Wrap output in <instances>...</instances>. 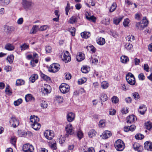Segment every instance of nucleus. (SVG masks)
<instances>
[{
    "instance_id": "f03ea898",
    "label": "nucleus",
    "mask_w": 152,
    "mask_h": 152,
    "mask_svg": "<svg viewBox=\"0 0 152 152\" xmlns=\"http://www.w3.org/2000/svg\"><path fill=\"white\" fill-rule=\"evenodd\" d=\"M148 24V22L146 17H144L140 22L137 23L136 26L139 29L142 30L147 26Z\"/></svg>"
},
{
    "instance_id": "c85d7f7f",
    "label": "nucleus",
    "mask_w": 152,
    "mask_h": 152,
    "mask_svg": "<svg viewBox=\"0 0 152 152\" xmlns=\"http://www.w3.org/2000/svg\"><path fill=\"white\" fill-rule=\"evenodd\" d=\"M5 48L8 50L12 51L14 50L15 47L12 44L8 43L6 45Z\"/></svg>"
},
{
    "instance_id": "37998d69",
    "label": "nucleus",
    "mask_w": 152,
    "mask_h": 152,
    "mask_svg": "<svg viewBox=\"0 0 152 152\" xmlns=\"http://www.w3.org/2000/svg\"><path fill=\"white\" fill-rule=\"evenodd\" d=\"M126 40L128 42H132L135 39L134 37L132 35H129L126 37Z\"/></svg>"
},
{
    "instance_id": "6e6552de",
    "label": "nucleus",
    "mask_w": 152,
    "mask_h": 152,
    "mask_svg": "<svg viewBox=\"0 0 152 152\" xmlns=\"http://www.w3.org/2000/svg\"><path fill=\"white\" fill-rule=\"evenodd\" d=\"M62 60L65 63L69 62L71 60V57L69 52L66 51L61 56Z\"/></svg>"
},
{
    "instance_id": "393cba45",
    "label": "nucleus",
    "mask_w": 152,
    "mask_h": 152,
    "mask_svg": "<svg viewBox=\"0 0 152 152\" xmlns=\"http://www.w3.org/2000/svg\"><path fill=\"white\" fill-rule=\"evenodd\" d=\"M39 26L37 25H34L31 30L30 31V33L31 34H34L38 31L39 30Z\"/></svg>"
},
{
    "instance_id": "4d7b16f0",
    "label": "nucleus",
    "mask_w": 152,
    "mask_h": 152,
    "mask_svg": "<svg viewBox=\"0 0 152 152\" xmlns=\"http://www.w3.org/2000/svg\"><path fill=\"white\" fill-rule=\"evenodd\" d=\"M112 102L114 103H117L119 101L118 98L115 96H113L111 98Z\"/></svg>"
},
{
    "instance_id": "2f4dec72",
    "label": "nucleus",
    "mask_w": 152,
    "mask_h": 152,
    "mask_svg": "<svg viewBox=\"0 0 152 152\" xmlns=\"http://www.w3.org/2000/svg\"><path fill=\"white\" fill-rule=\"evenodd\" d=\"M123 18V16L114 18L113 19V23L116 25H118L122 20Z\"/></svg>"
},
{
    "instance_id": "4c0bfd02",
    "label": "nucleus",
    "mask_w": 152,
    "mask_h": 152,
    "mask_svg": "<svg viewBox=\"0 0 152 152\" xmlns=\"http://www.w3.org/2000/svg\"><path fill=\"white\" fill-rule=\"evenodd\" d=\"M14 59V56L13 55H11L8 56L7 58V61L10 64L12 63Z\"/></svg>"
},
{
    "instance_id": "0eeeda50",
    "label": "nucleus",
    "mask_w": 152,
    "mask_h": 152,
    "mask_svg": "<svg viewBox=\"0 0 152 152\" xmlns=\"http://www.w3.org/2000/svg\"><path fill=\"white\" fill-rule=\"evenodd\" d=\"M59 88L60 91L63 94L67 93L70 90L69 86L66 83H62Z\"/></svg>"
},
{
    "instance_id": "cd10ccee",
    "label": "nucleus",
    "mask_w": 152,
    "mask_h": 152,
    "mask_svg": "<svg viewBox=\"0 0 152 152\" xmlns=\"http://www.w3.org/2000/svg\"><path fill=\"white\" fill-rule=\"evenodd\" d=\"M129 61V58L128 57L125 56H122L120 58V61L124 64L126 63Z\"/></svg>"
},
{
    "instance_id": "f704fd0d",
    "label": "nucleus",
    "mask_w": 152,
    "mask_h": 152,
    "mask_svg": "<svg viewBox=\"0 0 152 152\" xmlns=\"http://www.w3.org/2000/svg\"><path fill=\"white\" fill-rule=\"evenodd\" d=\"M125 3L127 6L130 5H133L134 6H132L133 8L137 7V5L135 4H133L132 2L130 0H125Z\"/></svg>"
},
{
    "instance_id": "8fccbe9b",
    "label": "nucleus",
    "mask_w": 152,
    "mask_h": 152,
    "mask_svg": "<svg viewBox=\"0 0 152 152\" xmlns=\"http://www.w3.org/2000/svg\"><path fill=\"white\" fill-rule=\"evenodd\" d=\"M22 101L23 100L21 99H19L17 100L14 101V104L15 106H18L22 103Z\"/></svg>"
},
{
    "instance_id": "b1692460",
    "label": "nucleus",
    "mask_w": 152,
    "mask_h": 152,
    "mask_svg": "<svg viewBox=\"0 0 152 152\" xmlns=\"http://www.w3.org/2000/svg\"><path fill=\"white\" fill-rule=\"evenodd\" d=\"M147 108L146 106L144 105H141L140 106L138 111L140 113L143 115L145 113V112Z\"/></svg>"
},
{
    "instance_id": "ea45409f",
    "label": "nucleus",
    "mask_w": 152,
    "mask_h": 152,
    "mask_svg": "<svg viewBox=\"0 0 152 152\" xmlns=\"http://www.w3.org/2000/svg\"><path fill=\"white\" fill-rule=\"evenodd\" d=\"M102 23L105 25L109 24L110 23V19L108 18H104L102 21Z\"/></svg>"
},
{
    "instance_id": "423d86ee",
    "label": "nucleus",
    "mask_w": 152,
    "mask_h": 152,
    "mask_svg": "<svg viewBox=\"0 0 152 152\" xmlns=\"http://www.w3.org/2000/svg\"><path fill=\"white\" fill-rule=\"evenodd\" d=\"M22 149L23 152H33L34 150L33 146L29 143L24 144Z\"/></svg>"
},
{
    "instance_id": "338daca9",
    "label": "nucleus",
    "mask_w": 152,
    "mask_h": 152,
    "mask_svg": "<svg viewBox=\"0 0 152 152\" xmlns=\"http://www.w3.org/2000/svg\"><path fill=\"white\" fill-rule=\"evenodd\" d=\"M63 98L62 97L60 96H57L56 97V100L59 103H61L63 102Z\"/></svg>"
},
{
    "instance_id": "13d9d810",
    "label": "nucleus",
    "mask_w": 152,
    "mask_h": 152,
    "mask_svg": "<svg viewBox=\"0 0 152 152\" xmlns=\"http://www.w3.org/2000/svg\"><path fill=\"white\" fill-rule=\"evenodd\" d=\"M132 96L135 99H138L140 98V95L138 93L134 92L132 94Z\"/></svg>"
},
{
    "instance_id": "e2e57ef3",
    "label": "nucleus",
    "mask_w": 152,
    "mask_h": 152,
    "mask_svg": "<svg viewBox=\"0 0 152 152\" xmlns=\"http://www.w3.org/2000/svg\"><path fill=\"white\" fill-rule=\"evenodd\" d=\"M139 80H143L145 79V77L143 73H140L138 75Z\"/></svg>"
},
{
    "instance_id": "5701e85b",
    "label": "nucleus",
    "mask_w": 152,
    "mask_h": 152,
    "mask_svg": "<svg viewBox=\"0 0 152 152\" xmlns=\"http://www.w3.org/2000/svg\"><path fill=\"white\" fill-rule=\"evenodd\" d=\"M25 99L26 102L34 101L35 100L34 97L30 94H28L25 96Z\"/></svg>"
},
{
    "instance_id": "9b49d317",
    "label": "nucleus",
    "mask_w": 152,
    "mask_h": 152,
    "mask_svg": "<svg viewBox=\"0 0 152 152\" xmlns=\"http://www.w3.org/2000/svg\"><path fill=\"white\" fill-rule=\"evenodd\" d=\"M65 130L66 133L68 134L72 135L74 133V128L72 124L70 123H69L66 125L65 127Z\"/></svg>"
},
{
    "instance_id": "39448f33",
    "label": "nucleus",
    "mask_w": 152,
    "mask_h": 152,
    "mask_svg": "<svg viewBox=\"0 0 152 152\" xmlns=\"http://www.w3.org/2000/svg\"><path fill=\"white\" fill-rule=\"evenodd\" d=\"M126 79L127 83L130 85L133 86L136 83V80L134 75L131 73H128L126 76Z\"/></svg>"
},
{
    "instance_id": "1a4fd4ad",
    "label": "nucleus",
    "mask_w": 152,
    "mask_h": 152,
    "mask_svg": "<svg viewBox=\"0 0 152 152\" xmlns=\"http://www.w3.org/2000/svg\"><path fill=\"white\" fill-rule=\"evenodd\" d=\"M60 65L58 64L54 63L52 64L50 66L49 71L50 72L55 73L57 72L59 69Z\"/></svg>"
},
{
    "instance_id": "412c9836",
    "label": "nucleus",
    "mask_w": 152,
    "mask_h": 152,
    "mask_svg": "<svg viewBox=\"0 0 152 152\" xmlns=\"http://www.w3.org/2000/svg\"><path fill=\"white\" fill-rule=\"evenodd\" d=\"M136 120V117L133 115H131L127 118V123L131 124L134 121Z\"/></svg>"
},
{
    "instance_id": "f257e3e1",
    "label": "nucleus",
    "mask_w": 152,
    "mask_h": 152,
    "mask_svg": "<svg viewBox=\"0 0 152 152\" xmlns=\"http://www.w3.org/2000/svg\"><path fill=\"white\" fill-rule=\"evenodd\" d=\"M30 124L34 130H38L40 128L41 125L38 123L39 118L37 116L31 115L30 118Z\"/></svg>"
},
{
    "instance_id": "a18cd8bd",
    "label": "nucleus",
    "mask_w": 152,
    "mask_h": 152,
    "mask_svg": "<svg viewBox=\"0 0 152 152\" xmlns=\"http://www.w3.org/2000/svg\"><path fill=\"white\" fill-rule=\"evenodd\" d=\"M86 48L88 50H90L93 53H94L96 51V48L94 46L92 45H90L89 46H87L86 47Z\"/></svg>"
},
{
    "instance_id": "3c124183",
    "label": "nucleus",
    "mask_w": 152,
    "mask_h": 152,
    "mask_svg": "<svg viewBox=\"0 0 152 152\" xmlns=\"http://www.w3.org/2000/svg\"><path fill=\"white\" fill-rule=\"evenodd\" d=\"M77 18L75 16H73L70 19L69 21V23L71 24H73L77 21Z\"/></svg>"
},
{
    "instance_id": "7ed1b4c3",
    "label": "nucleus",
    "mask_w": 152,
    "mask_h": 152,
    "mask_svg": "<svg viewBox=\"0 0 152 152\" xmlns=\"http://www.w3.org/2000/svg\"><path fill=\"white\" fill-rule=\"evenodd\" d=\"M22 4L23 8L26 11L31 10L33 6L31 0H23Z\"/></svg>"
},
{
    "instance_id": "774afa93",
    "label": "nucleus",
    "mask_w": 152,
    "mask_h": 152,
    "mask_svg": "<svg viewBox=\"0 0 152 152\" xmlns=\"http://www.w3.org/2000/svg\"><path fill=\"white\" fill-rule=\"evenodd\" d=\"M66 138L64 136H61L59 138V142L60 144H62L64 143L65 141Z\"/></svg>"
},
{
    "instance_id": "ddd939ff",
    "label": "nucleus",
    "mask_w": 152,
    "mask_h": 152,
    "mask_svg": "<svg viewBox=\"0 0 152 152\" xmlns=\"http://www.w3.org/2000/svg\"><path fill=\"white\" fill-rule=\"evenodd\" d=\"M10 123L13 127H15L18 126L19 122L15 117H12L10 120Z\"/></svg>"
},
{
    "instance_id": "20e7f679",
    "label": "nucleus",
    "mask_w": 152,
    "mask_h": 152,
    "mask_svg": "<svg viewBox=\"0 0 152 152\" xmlns=\"http://www.w3.org/2000/svg\"><path fill=\"white\" fill-rule=\"evenodd\" d=\"M114 146L116 150L118 151H122L124 148L125 145L122 140H117L115 143Z\"/></svg>"
},
{
    "instance_id": "e433bc0d",
    "label": "nucleus",
    "mask_w": 152,
    "mask_h": 152,
    "mask_svg": "<svg viewBox=\"0 0 152 152\" xmlns=\"http://www.w3.org/2000/svg\"><path fill=\"white\" fill-rule=\"evenodd\" d=\"M100 98L101 101L104 102L107 100V97L106 94L103 93L101 95Z\"/></svg>"
},
{
    "instance_id": "79ce46f5",
    "label": "nucleus",
    "mask_w": 152,
    "mask_h": 152,
    "mask_svg": "<svg viewBox=\"0 0 152 152\" xmlns=\"http://www.w3.org/2000/svg\"><path fill=\"white\" fill-rule=\"evenodd\" d=\"M25 83V81L23 80L18 79L16 81V86H20L23 85Z\"/></svg>"
},
{
    "instance_id": "09e8293b",
    "label": "nucleus",
    "mask_w": 152,
    "mask_h": 152,
    "mask_svg": "<svg viewBox=\"0 0 152 152\" xmlns=\"http://www.w3.org/2000/svg\"><path fill=\"white\" fill-rule=\"evenodd\" d=\"M40 76L44 80L48 81L50 80V78L47 76V75H45L42 73H41Z\"/></svg>"
},
{
    "instance_id": "680f3d73",
    "label": "nucleus",
    "mask_w": 152,
    "mask_h": 152,
    "mask_svg": "<svg viewBox=\"0 0 152 152\" xmlns=\"http://www.w3.org/2000/svg\"><path fill=\"white\" fill-rule=\"evenodd\" d=\"M16 141V138L15 137H12L11 138L10 142L14 146H15Z\"/></svg>"
},
{
    "instance_id": "bf43d9fd",
    "label": "nucleus",
    "mask_w": 152,
    "mask_h": 152,
    "mask_svg": "<svg viewBox=\"0 0 152 152\" xmlns=\"http://www.w3.org/2000/svg\"><path fill=\"white\" fill-rule=\"evenodd\" d=\"M99 126L100 127H104L105 126V122L104 120H100L99 123Z\"/></svg>"
},
{
    "instance_id": "f8f14e48",
    "label": "nucleus",
    "mask_w": 152,
    "mask_h": 152,
    "mask_svg": "<svg viewBox=\"0 0 152 152\" xmlns=\"http://www.w3.org/2000/svg\"><path fill=\"white\" fill-rule=\"evenodd\" d=\"M44 135L47 139L51 140L53 137L54 134L52 131L47 130L44 132Z\"/></svg>"
},
{
    "instance_id": "473e14b6",
    "label": "nucleus",
    "mask_w": 152,
    "mask_h": 152,
    "mask_svg": "<svg viewBox=\"0 0 152 152\" xmlns=\"http://www.w3.org/2000/svg\"><path fill=\"white\" fill-rule=\"evenodd\" d=\"M124 48L128 50H130L133 48L132 45L129 43H126L124 45Z\"/></svg>"
},
{
    "instance_id": "de8ad7c7",
    "label": "nucleus",
    "mask_w": 152,
    "mask_h": 152,
    "mask_svg": "<svg viewBox=\"0 0 152 152\" xmlns=\"http://www.w3.org/2000/svg\"><path fill=\"white\" fill-rule=\"evenodd\" d=\"M101 86L103 88L105 89L108 87V84L107 82L103 81L101 83Z\"/></svg>"
},
{
    "instance_id": "aec40b11",
    "label": "nucleus",
    "mask_w": 152,
    "mask_h": 152,
    "mask_svg": "<svg viewBox=\"0 0 152 152\" xmlns=\"http://www.w3.org/2000/svg\"><path fill=\"white\" fill-rule=\"evenodd\" d=\"M99 57L96 55H93L90 58V61L93 64H96L98 61Z\"/></svg>"
},
{
    "instance_id": "603ef678",
    "label": "nucleus",
    "mask_w": 152,
    "mask_h": 152,
    "mask_svg": "<svg viewBox=\"0 0 152 152\" xmlns=\"http://www.w3.org/2000/svg\"><path fill=\"white\" fill-rule=\"evenodd\" d=\"M49 28V26L48 25H43L40 27L39 28V31H43L47 30Z\"/></svg>"
},
{
    "instance_id": "c9c22d12",
    "label": "nucleus",
    "mask_w": 152,
    "mask_h": 152,
    "mask_svg": "<svg viewBox=\"0 0 152 152\" xmlns=\"http://www.w3.org/2000/svg\"><path fill=\"white\" fill-rule=\"evenodd\" d=\"M102 72H97L95 71L93 74L94 77L97 78H101L102 77Z\"/></svg>"
},
{
    "instance_id": "6e6d98bb",
    "label": "nucleus",
    "mask_w": 152,
    "mask_h": 152,
    "mask_svg": "<svg viewBox=\"0 0 152 152\" xmlns=\"http://www.w3.org/2000/svg\"><path fill=\"white\" fill-rule=\"evenodd\" d=\"M96 132L94 129H91L88 132V136L90 137H92L95 135Z\"/></svg>"
},
{
    "instance_id": "a211bd4d",
    "label": "nucleus",
    "mask_w": 152,
    "mask_h": 152,
    "mask_svg": "<svg viewBox=\"0 0 152 152\" xmlns=\"http://www.w3.org/2000/svg\"><path fill=\"white\" fill-rule=\"evenodd\" d=\"M75 118V114L72 112L69 113L67 116V119L69 122H71L73 121Z\"/></svg>"
},
{
    "instance_id": "5fc2aeb1",
    "label": "nucleus",
    "mask_w": 152,
    "mask_h": 152,
    "mask_svg": "<svg viewBox=\"0 0 152 152\" xmlns=\"http://www.w3.org/2000/svg\"><path fill=\"white\" fill-rule=\"evenodd\" d=\"M29 47V46L28 45L26 44H24L21 45L20 47L21 48V50L22 51L28 49Z\"/></svg>"
},
{
    "instance_id": "f3484780",
    "label": "nucleus",
    "mask_w": 152,
    "mask_h": 152,
    "mask_svg": "<svg viewBox=\"0 0 152 152\" xmlns=\"http://www.w3.org/2000/svg\"><path fill=\"white\" fill-rule=\"evenodd\" d=\"M144 145L145 149L149 151H152V142L146 141Z\"/></svg>"
},
{
    "instance_id": "4be33fe9",
    "label": "nucleus",
    "mask_w": 152,
    "mask_h": 152,
    "mask_svg": "<svg viewBox=\"0 0 152 152\" xmlns=\"http://www.w3.org/2000/svg\"><path fill=\"white\" fill-rule=\"evenodd\" d=\"M96 42L99 45H102L105 43V41L104 38L101 37H98L96 39Z\"/></svg>"
},
{
    "instance_id": "69168bd1",
    "label": "nucleus",
    "mask_w": 152,
    "mask_h": 152,
    "mask_svg": "<svg viewBox=\"0 0 152 152\" xmlns=\"http://www.w3.org/2000/svg\"><path fill=\"white\" fill-rule=\"evenodd\" d=\"M49 146L50 148L53 150L56 149V142H51L49 144Z\"/></svg>"
},
{
    "instance_id": "c756f323",
    "label": "nucleus",
    "mask_w": 152,
    "mask_h": 152,
    "mask_svg": "<svg viewBox=\"0 0 152 152\" xmlns=\"http://www.w3.org/2000/svg\"><path fill=\"white\" fill-rule=\"evenodd\" d=\"M10 2V0H0V5L5 6L9 4Z\"/></svg>"
},
{
    "instance_id": "2eb2a0df",
    "label": "nucleus",
    "mask_w": 152,
    "mask_h": 152,
    "mask_svg": "<svg viewBox=\"0 0 152 152\" xmlns=\"http://www.w3.org/2000/svg\"><path fill=\"white\" fill-rule=\"evenodd\" d=\"M133 148L135 151L139 152H142L143 150V147L137 143H135L133 144Z\"/></svg>"
},
{
    "instance_id": "72a5a7b5",
    "label": "nucleus",
    "mask_w": 152,
    "mask_h": 152,
    "mask_svg": "<svg viewBox=\"0 0 152 152\" xmlns=\"http://www.w3.org/2000/svg\"><path fill=\"white\" fill-rule=\"evenodd\" d=\"M40 105L43 108H46L48 107V103L45 101L41 100L40 101Z\"/></svg>"
},
{
    "instance_id": "dca6fc26",
    "label": "nucleus",
    "mask_w": 152,
    "mask_h": 152,
    "mask_svg": "<svg viewBox=\"0 0 152 152\" xmlns=\"http://www.w3.org/2000/svg\"><path fill=\"white\" fill-rule=\"evenodd\" d=\"M112 133L110 131L106 130L102 133V137L103 139H106L110 137Z\"/></svg>"
},
{
    "instance_id": "9d476101",
    "label": "nucleus",
    "mask_w": 152,
    "mask_h": 152,
    "mask_svg": "<svg viewBox=\"0 0 152 152\" xmlns=\"http://www.w3.org/2000/svg\"><path fill=\"white\" fill-rule=\"evenodd\" d=\"M51 88L50 86L47 84H45L41 88V92L44 95L47 94L51 92Z\"/></svg>"
},
{
    "instance_id": "052dcab7",
    "label": "nucleus",
    "mask_w": 152,
    "mask_h": 152,
    "mask_svg": "<svg viewBox=\"0 0 152 152\" xmlns=\"http://www.w3.org/2000/svg\"><path fill=\"white\" fill-rule=\"evenodd\" d=\"M69 31L71 33V35L74 36L75 35V28L74 27H71L69 29Z\"/></svg>"
},
{
    "instance_id": "c03bdc74",
    "label": "nucleus",
    "mask_w": 152,
    "mask_h": 152,
    "mask_svg": "<svg viewBox=\"0 0 152 152\" xmlns=\"http://www.w3.org/2000/svg\"><path fill=\"white\" fill-rule=\"evenodd\" d=\"M130 20L129 19L127 18L125 19L123 22V24L125 27H128L130 25Z\"/></svg>"
},
{
    "instance_id": "6ab92c4d",
    "label": "nucleus",
    "mask_w": 152,
    "mask_h": 152,
    "mask_svg": "<svg viewBox=\"0 0 152 152\" xmlns=\"http://www.w3.org/2000/svg\"><path fill=\"white\" fill-rule=\"evenodd\" d=\"M85 56L84 54L81 52L77 53L76 56L77 60L79 62L81 61L84 59Z\"/></svg>"
},
{
    "instance_id": "a878e982",
    "label": "nucleus",
    "mask_w": 152,
    "mask_h": 152,
    "mask_svg": "<svg viewBox=\"0 0 152 152\" xmlns=\"http://www.w3.org/2000/svg\"><path fill=\"white\" fill-rule=\"evenodd\" d=\"M80 34L83 38L85 39L88 38L91 35V33L90 32L86 31L82 32Z\"/></svg>"
},
{
    "instance_id": "49530a36",
    "label": "nucleus",
    "mask_w": 152,
    "mask_h": 152,
    "mask_svg": "<svg viewBox=\"0 0 152 152\" xmlns=\"http://www.w3.org/2000/svg\"><path fill=\"white\" fill-rule=\"evenodd\" d=\"M152 123L150 121H148L145 124L146 128L148 130H150L152 127Z\"/></svg>"
},
{
    "instance_id": "7c9ffc66",
    "label": "nucleus",
    "mask_w": 152,
    "mask_h": 152,
    "mask_svg": "<svg viewBox=\"0 0 152 152\" xmlns=\"http://www.w3.org/2000/svg\"><path fill=\"white\" fill-rule=\"evenodd\" d=\"M38 77V76L37 74H34L31 75L29 78V80L32 83H33L35 80H37Z\"/></svg>"
},
{
    "instance_id": "4468645a",
    "label": "nucleus",
    "mask_w": 152,
    "mask_h": 152,
    "mask_svg": "<svg viewBox=\"0 0 152 152\" xmlns=\"http://www.w3.org/2000/svg\"><path fill=\"white\" fill-rule=\"evenodd\" d=\"M26 59L28 60H30L32 59V60H38L39 56L38 54L35 52H33V54L28 55L26 57Z\"/></svg>"
},
{
    "instance_id": "0e129e2a",
    "label": "nucleus",
    "mask_w": 152,
    "mask_h": 152,
    "mask_svg": "<svg viewBox=\"0 0 152 152\" xmlns=\"http://www.w3.org/2000/svg\"><path fill=\"white\" fill-rule=\"evenodd\" d=\"M135 138L137 140H141L143 138L144 136L140 134H137L135 136Z\"/></svg>"
},
{
    "instance_id": "864d4df0",
    "label": "nucleus",
    "mask_w": 152,
    "mask_h": 152,
    "mask_svg": "<svg viewBox=\"0 0 152 152\" xmlns=\"http://www.w3.org/2000/svg\"><path fill=\"white\" fill-rule=\"evenodd\" d=\"M86 19L90 21H91L93 22H95L96 20V18L94 16H91L90 17L86 15Z\"/></svg>"
},
{
    "instance_id": "58836bf2",
    "label": "nucleus",
    "mask_w": 152,
    "mask_h": 152,
    "mask_svg": "<svg viewBox=\"0 0 152 152\" xmlns=\"http://www.w3.org/2000/svg\"><path fill=\"white\" fill-rule=\"evenodd\" d=\"M116 7H117L116 4L115 2H114L112 4V5L110 7V8L109 9L110 12H113L115 10Z\"/></svg>"
},
{
    "instance_id": "a19ab883",
    "label": "nucleus",
    "mask_w": 152,
    "mask_h": 152,
    "mask_svg": "<svg viewBox=\"0 0 152 152\" xmlns=\"http://www.w3.org/2000/svg\"><path fill=\"white\" fill-rule=\"evenodd\" d=\"M90 70L89 67L87 66H83L81 68V71L83 73H87Z\"/></svg>"
},
{
    "instance_id": "bb28decb",
    "label": "nucleus",
    "mask_w": 152,
    "mask_h": 152,
    "mask_svg": "<svg viewBox=\"0 0 152 152\" xmlns=\"http://www.w3.org/2000/svg\"><path fill=\"white\" fill-rule=\"evenodd\" d=\"M5 28L7 29L6 32L9 34L12 33L15 29V28L14 27L11 26H5Z\"/></svg>"
}]
</instances>
